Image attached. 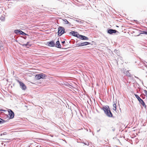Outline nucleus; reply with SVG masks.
<instances>
[{"instance_id":"obj_12","label":"nucleus","mask_w":147,"mask_h":147,"mask_svg":"<svg viewBox=\"0 0 147 147\" xmlns=\"http://www.w3.org/2000/svg\"><path fill=\"white\" fill-rule=\"evenodd\" d=\"M64 22V23L65 24H68L69 26H72L71 24L66 19H63L62 20Z\"/></svg>"},{"instance_id":"obj_24","label":"nucleus","mask_w":147,"mask_h":147,"mask_svg":"<svg viewBox=\"0 0 147 147\" xmlns=\"http://www.w3.org/2000/svg\"><path fill=\"white\" fill-rule=\"evenodd\" d=\"M75 18L74 19V20H75V21H76L77 22H79V23H81L82 22L81 21H80V20H75Z\"/></svg>"},{"instance_id":"obj_2","label":"nucleus","mask_w":147,"mask_h":147,"mask_svg":"<svg viewBox=\"0 0 147 147\" xmlns=\"http://www.w3.org/2000/svg\"><path fill=\"white\" fill-rule=\"evenodd\" d=\"M65 28L62 26H59L58 28V35L59 36H61L65 32Z\"/></svg>"},{"instance_id":"obj_9","label":"nucleus","mask_w":147,"mask_h":147,"mask_svg":"<svg viewBox=\"0 0 147 147\" xmlns=\"http://www.w3.org/2000/svg\"><path fill=\"white\" fill-rule=\"evenodd\" d=\"M117 32H118L115 30H113L112 29H109L107 30V33L110 34H112L113 33H115Z\"/></svg>"},{"instance_id":"obj_26","label":"nucleus","mask_w":147,"mask_h":147,"mask_svg":"<svg viewBox=\"0 0 147 147\" xmlns=\"http://www.w3.org/2000/svg\"><path fill=\"white\" fill-rule=\"evenodd\" d=\"M6 134V132H5L3 133L2 134H1V135L2 136V135H5Z\"/></svg>"},{"instance_id":"obj_16","label":"nucleus","mask_w":147,"mask_h":147,"mask_svg":"<svg viewBox=\"0 0 147 147\" xmlns=\"http://www.w3.org/2000/svg\"><path fill=\"white\" fill-rule=\"evenodd\" d=\"M20 34H21V35H24H24H27L28 36H29V35L28 34L25 33H24V32H23L22 31V30H21V33H20Z\"/></svg>"},{"instance_id":"obj_7","label":"nucleus","mask_w":147,"mask_h":147,"mask_svg":"<svg viewBox=\"0 0 147 147\" xmlns=\"http://www.w3.org/2000/svg\"><path fill=\"white\" fill-rule=\"evenodd\" d=\"M69 35H72L78 38L79 35H80L77 32L74 31H71L69 33Z\"/></svg>"},{"instance_id":"obj_25","label":"nucleus","mask_w":147,"mask_h":147,"mask_svg":"<svg viewBox=\"0 0 147 147\" xmlns=\"http://www.w3.org/2000/svg\"><path fill=\"white\" fill-rule=\"evenodd\" d=\"M83 143H84L85 145H88L89 144L88 143H86L85 142H83Z\"/></svg>"},{"instance_id":"obj_19","label":"nucleus","mask_w":147,"mask_h":147,"mask_svg":"<svg viewBox=\"0 0 147 147\" xmlns=\"http://www.w3.org/2000/svg\"><path fill=\"white\" fill-rule=\"evenodd\" d=\"M140 33L141 34H144L147 35V32L144 31H141V32Z\"/></svg>"},{"instance_id":"obj_10","label":"nucleus","mask_w":147,"mask_h":147,"mask_svg":"<svg viewBox=\"0 0 147 147\" xmlns=\"http://www.w3.org/2000/svg\"><path fill=\"white\" fill-rule=\"evenodd\" d=\"M78 38L82 40H87L88 39V38L87 37L80 34L79 35Z\"/></svg>"},{"instance_id":"obj_33","label":"nucleus","mask_w":147,"mask_h":147,"mask_svg":"<svg viewBox=\"0 0 147 147\" xmlns=\"http://www.w3.org/2000/svg\"><path fill=\"white\" fill-rule=\"evenodd\" d=\"M135 78H138V79H139V78H138V77H136V76H135Z\"/></svg>"},{"instance_id":"obj_32","label":"nucleus","mask_w":147,"mask_h":147,"mask_svg":"<svg viewBox=\"0 0 147 147\" xmlns=\"http://www.w3.org/2000/svg\"><path fill=\"white\" fill-rule=\"evenodd\" d=\"M100 130V129H99V130H97V132H98Z\"/></svg>"},{"instance_id":"obj_20","label":"nucleus","mask_w":147,"mask_h":147,"mask_svg":"<svg viewBox=\"0 0 147 147\" xmlns=\"http://www.w3.org/2000/svg\"><path fill=\"white\" fill-rule=\"evenodd\" d=\"M29 43V42H27V43L26 44H23L22 45V46H24V47H27L28 45H29V46H30V45H28V44ZM30 46H31V45H30Z\"/></svg>"},{"instance_id":"obj_23","label":"nucleus","mask_w":147,"mask_h":147,"mask_svg":"<svg viewBox=\"0 0 147 147\" xmlns=\"http://www.w3.org/2000/svg\"><path fill=\"white\" fill-rule=\"evenodd\" d=\"M144 93L145 94V96H147V91L146 90H144Z\"/></svg>"},{"instance_id":"obj_15","label":"nucleus","mask_w":147,"mask_h":147,"mask_svg":"<svg viewBox=\"0 0 147 147\" xmlns=\"http://www.w3.org/2000/svg\"><path fill=\"white\" fill-rule=\"evenodd\" d=\"M126 76H128V77L131 78L132 79L133 78L132 77V76L130 74L129 72V71H127L126 72Z\"/></svg>"},{"instance_id":"obj_22","label":"nucleus","mask_w":147,"mask_h":147,"mask_svg":"<svg viewBox=\"0 0 147 147\" xmlns=\"http://www.w3.org/2000/svg\"><path fill=\"white\" fill-rule=\"evenodd\" d=\"M141 105H142L143 107H144L145 108H146V105H145V104L144 102L143 103H142Z\"/></svg>"},{"instance_id":"obj_36","label":"nucleus","mask_w":147,"mask_h":147,"mask_svg":"<svg viewBox=\"0 0 147 147\" xmlns=\"http://www.w3.org/2000/svg\"><path fill=\"white\" fill-rule=\"evenodd\" d=\"M134 21H135V22H137V20H135Z\"/></svg>"},{"instance_id":"obj_5","label":"nucleus","mask_w":147,"mask_h":147,"mask_svg":"<svg viewBox=\"0 0 147 147\" xmlns=\"http://www.w3.org/2000/svg\"><path fill=\"white\" fill-rule=\"evenodd\" d=\"M90 43L88 42H84L81 43H79L76 44V46L77 47L86 46L90 44Z\"/></svg>"},{"instance_id":"obj_18","label":"nucleus","mask_w":147,"mask_h":147,"mask_svg":"<svg viewBox=\"0 0 147 147\" xmlns=\"http://www.w3.org/2000/svg\"><path fill=\"white\" fill-rule=\"evenodd\" d=\"M113 109L115 111H116L117 109H116V104L114 103L113 105Z\"/></svg>"},{"instance_id":"obj_28","label":"nucleus","mask_w":147,"mask_h":147,"mask_svg":"<svg viewBox=\"0 0 147 147\" xmlns=\"http://www.w3.org/2000/svg\"><path fill=\"white\" fill-rule=\"evenodd\" d=\"M62 44H64L65 43V40L61 42Z\"/></svg>"},{"instance_id":"obj_31","label":"nucleus","mask_w":147,"mask_h":147,"mask_svg":"<svg viewBox=\"0 0 147 147\" xmlns=\"http://www.w3.org/2000/svg\"><path fill=\"white\" fill-rule=\"evenodd\" d=\"M0 111H5V110H0Z\"/></svg>"},{"instance_id":"obj_34","label":"nucleus","mask_w":147,"mask_h":147,"mask_svg":"<svg viewBox=\"0 0 147 147\" xmlns=\"http://www.w3.org/2000/svg\"><path fill=\"white\" fill-rule=\"evenodd\" d=\"M16 1H20V0H16Z\"/></svg>"},{"instance_id":"obj_42","label":"nucleus","mask_w":147,"mask_h":147,"mask_svg":"<svg viewBox=\"0 0 147 147\" xmlns=\"http://www.w3.org/2000/svg\"><path fill=\"white\" fill-rule=\"evenodd\" d=\"M146 96L147 97V96Z\"/></svg>"},{"instance_id":"obj_4","label":"nucleus","mask_w":147,"mask_h":147,"mask_svg":"<svg viewBox=\"0 0 147 147\" xmlns=\"http://www.w3.org/2000/svg\"><path fill=\"white\" fill-rule=\"evenodd\" d=\"M18 82L19 83L20 88L23 90H25L26 89V87L24 83L18 80Z\"/></svg>"},{"instance_id":"obj_3","label":"nucleus","mask_w":147,"mask_h":147,"mask_svg":"<svg viewBox=\"0 0 147 147\" xmlns=\"http://www.w3.org/2000/svg\"><path fill=\"white\" fill-rule=\"evenodd\" d=\"M47 77V76L43 74H38L36 75L35 78L36 80H39L40 79H43Z\"/></svg>"},{"instance_id":"obj_37","label":"nucleus","mask_w":147,"mask_h":147,"mask_svg":"<svg viewBox=\"0 0 147 147\" xmlns=\"http://www.w3.org/2000/svg\"><path fill=\"white\" fill-rule=\"evenodd\" d=\"M2 48V47H0V49H1Z\"/></svg>"},{"instance_id":"obj_17","label":"nucleus","mask_w":147,"mask_h":147,"mask_svg":"<svg viewBox=\"0 0 147 147\" xmlns=\"http://www.w3.org/2000/svg\"><path fill=\"white\" fill-rule=\"evenodd\" d=\"M0 124H2L5 122L6 121L3 120V119H0Z\"/></svg>"},{"instance_id":"obj_21","label":"nucleus","mask_w":147,"mask_h":147,"mask_svg":"<svg viewBox=\"0 0 147 147\" xmlns=\"http://www.w3.org/2000/svg\"><path fill=\"white\" fill-rule=\"evenodd\" d=\"M143 63L144 65L147 68V63L146 62H143Z\"/></svg>"},{"instance_id":"obj_1","label":"nucleus","mask_w":147,"mask_h":147,"mask_svg":"<svg viewBox=\"0 0 147 147\" xmlns=\"http://www.w3.org/2000/svg\"><path fill=\"white\" fill-rule=\"evenodd\" d=\"M102 110L104 111L105 113L107 116L109 117H113V114L108 106L107 105L103 107Z\"/></svg>"},{"instance_id":"obj_13","label":"nucleus","mask_w":147,"mask_h":147,"mask_svg":"<svg viewBox=\"0 0 147 147\" xmlns=\"http://www.w3.org/2000/svg\"><path fill=\"white\" fill-rule=\"evenodd\" d=\"M55 46L58 48L61 49V46L59 40L56 42Z\"/></svg>"},{"instance_id":"obj_29","label":"nucleus","mask_w":147,"mask_h":147,"mask_svg":"<svg viewBox=\"0 0 147 147\" xmlns=\"http://www.w3.org/2000/svg\"><path fill=\"white\" fill-rule=\"evenodd\" d=\"M22 38L24 39H26V37H22Z\"/></svg>"},{"instance_id":"obj_30","label":"nucleus","mask_w":147,"mask_h":147,"mask_svg":"<svg viewBox=\"0 0 147 147\" xmlns=\"http://www.w3.org/2000/svg\"><path fill=\"white\" fill-rule=\"evenodd\" d=\"M139 80H140V81L142 82V83L143 84V81H142V80H140V79H139Z\"/></svg>"},{"instance_id":"obj_27","label":"nucleus","mask_w":147,"mask_h":147,"mask_svg":"<svg viewBox=\"0 0 147 147\" xmlns=\"http://www.w3.org/2000/svg\"><path fill=\"white\" fill-rule=\"evenodd\" d=\"M1 18L2 20H4L5 18L4 17H1Z\"/></svg>"},{"instance_id":"obj_38","label":"nucleus","mask_w":147,"mask_h":147,"mask_svg":"<svg viewBox=\"0 0 147 147\" xmlns=\"http://www.w3.org/2000/svg\"><path fill=\"white\" fill-rule=\"evenodd\" d=\"M116 26V27H118V26Z\"/></svg>"},{"instance_id":"obj_14","label":"nucleus","mask_w":147,"mask_h":147,"mask_svg":"<svg viewBox=\"0 0 147 147\" xmlns=\"http://www.w3.org/2000/svg\"><path fill=\"white\" fill-rule=\"evenodd\" d=\"M21 30H14V32L17 35L20 34L21 33Z\"/></svg>"},{"instance_id":"obj_8","label":"nucleus","mask_w":147,"mask_h":147,"mask_svg":"<svg viewBox=\"0 0 147 147\" xmlns=\"http://www.w3.org/2000/svg\"><path fill=\"white\" fill-rule=\"evenodd\" d=\"M134 95L141 105L144 102V101L140 98L138 95L137 94H134Z\"/></svg>"},{"instance_id":"obj_6","label":"nucleus","mask_w":147,"mask_h":147,"mask_svg":"<svg viewBox=\"0 0 147 147\" xmlns=\"http://www.w3.org/2000/svg\"><path fill=\"white\" fill-rule=\"evenodd\" d=\"M8 112L9 115V118L10 119L13 118L14 116V112L10 109H9L8 110Z\"/></svg>"},{"instance_id":"obj_11","label":"nucleus","mask_w":147,"mask_h":147,"mask_svg":"<svg viewBox=\"0 0 147 147\" xmlns=\"http://www.w3.org/2000/svg\"><path fill=\"white\" fill-rule=\"evenodd\" d=\"M47 44L49 46L52 47H54L55 45V42L53 40L49 42H47Z\"/></svg>"},{"instance_id":"obj_41","label":"nucleus","mask_w":147,"mask_h":147,"mask_svg":"<svg viewBox=\"0 0 147 147\" xmlns=\"http://www.w3.org/2000/svg\"><path fill=\"white\" fill-rule=\"evenodd\" d=\"M90 132H91V130H90Z\"/></svg>"},{"instance_id":"obj_40","label":"nucleus","mask_w":147,"mask_h":147,"mask_svg":"<svg viewBox=\"0 0 147 147\" xmlns=\"http://www.w3.org/2000/svg\"><path fill=\"white\" fill-rule=\"evenodd\" d=\"M38 146H36V147H38Z\"/></svg>"},{"instance_id":"obj_35","label":"nucleus","mask_w":147,"mask_h":147,"mask_svg":"<svg viewBox=\"0 0 147 147\" xmlns=\"http://www.w3.org/2000/svg\"><path fill=\"white\" fill-rule=\"evenodd\" d=\"M117 51L115 50L114 51L115 52V51Z\"/></svg>"},{"instance_id":"obj_39","label":"nucleus","mask_w":147,"mask_h":147,"mask_svg":"<svg viewBox=\"0 0 147 147\" xmlns=\"http://www.w3.org/2000/svg\"><path fill=\"white\" fill-rule=\"evenodd\" d=\"M142 97V98H143V99H144V97Z\"/></svg>"}]
</instances>
